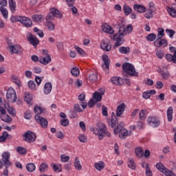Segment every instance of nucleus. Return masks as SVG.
<instances>
[{
    "label": "nucleus",
    "mask_w": 176,
    "mask_h": 176,
    "mask_svg": "<svg viewBox=\"0 0 176 176\" xmlns=\"http://www.w3.org/2000/svg\"><path fill=\"white\" fill-rule=\"evenodd\" d=\"M133 32V25H128L127 26L124 25H121L119 28L118 33H116L113 36V41H116V43L113 46V49H116L119 46H122L124 43V38L123 37L127 34H130Z\"/></svg>",
    "instance_id": "1"
},
{
    "label": "nucleus",
    "mask_w": 176,
    "mask_h": 176,
    "mask_svg": "<svg viewBox=\"0 0 176 176\" xmlns=\"http://www.w3.org/2000/svg\"><path fill=\"white\" fill-rule=\"evenodd\" d=\"M94 134L98 135L99 140H102L104 137L111 138V133L108 132L107 126L102 122L98 124V128L93 129Z\"/></svg>",
    "instance_id": "2"
},
{
    "label": "nucleus",
    "mask_w": 176,
    "mask_h": 176,
    "mask_svg": "<svg viewBox=\"0 0 176 176\" xmlns=\"http://www.w3.org/2000/svg\"><path fill=\"white\" fill-rule=\"evenodd\" d=\"M10 21L12 23H17V21L21 23L26 28H31L32 27V21L27 16H12Z\"/></svg>",
    "instance_id": "3"
},
{
    "label": "nucleus",
    "mask_w": 176,
    "mask_h": 176,
    "mask_svg": "<svg viewBox=\"0 0 176 176\" xmlns=\"http://www.w3.org/2000/svg\"><path fill=\"white\" fill-rule=\"evenodd\" d=\"M105 91L103 89H100V92L96 91L93 94V99H90L88 102V107L89 108H93L97 102H100L102 100V96H104Z\"/></svg>",
    "instance_id": "4"
},
{
    "label": "nucleus",
    "mask_w": 176,
    "mask_h": 176,
    "mask_svg": "<svg viewBox=\"0 0 176 176\" xmlns=\"http://www.w3.org/2000/svg\"><path fill=\"white\" fill-rule=\"evenodd\" d=\"M122 69L126 75H129L130 76H138V72H135V68L131 63H123Z\"/></svg>",
    "instance_id": "5"
},
{
    "label": "nucleus",
    "mask_w": 176,
    "mask_h": 176,
    "mask_svg": "<svg viewBox=\"0 0 176 176\" xmlns=\"http://www.w3.org/2000/svg\"><path fill=\"white\" fill-rule=\"evenodd\" d=\"M6 98L8 102H16L17 101L16 91L12 87L9 88L7 91Z\"/></svg>",
    "instance_id": "6"
},
{
    "label": "nucleus",
    "mask_w": 176,
    "mask_h": 176,
    "mask_svg": "<svg viewBox=\"0 0 176 176\" xmlns=\"http://www.w3.org/2000/svg\"><path fill=\"white\" fill-rule=\"evenodd\" d=\"M23 141L29 142L30 144L31 142H34L35 140H36V134H35V133L32 132V131H26L23 135Z\"/></svg>",
    "instance_id": "7"
},
{
    "label": "nucleus",
    "mask_w": 176,
    "mask_h": 176,
    "mask_svg": "<svg viewBox=\"0 0 176 176\" xmlns=\"http://www.w3.org/2000/svg\"><path fill=\"white\" fill-rule=\"evenodd\" d=\"M42 53L43 54V57H40L39 58V63L41 64H43V65H47L50 61H52V58L50 57V55L48 54V51L46 50H43Z\"/></svg>",
    "instance_id": "8"
},
{
    "label": "nucleus",
    "mask_w": 176,
    "mask_h": 176,
    "mask_svg": "<svg viewBox=\"0 0 176 176\" xmlns=\"http://www.w3.org/2000/svg\"><path fill=\"white\" fill-rule=\"evenodd\" d=\"M156 168L159 170V171H161L163 174H164L166 176H176L175 173L171 172L170 170H168L167 168L164 167V165L162 163H157L156 164Z\"/></svg>",
    "instance_id": "9"
},
{
    "label": "nucleus",
    "mask_w": 176,
    "mask_h": 176,
    "mask_svg": "<svg viewBox=\"0 0 176 176\" xmlns=\"http://www.w3.org/2000/svg\"><path fill=\"white\" fill-rule=\"evenodd\" d=\"M36 121L37 122V123L39 124L40 126H41V127H43V129H46V127H47V120L42 116H41L39 114H36L34 116Z\"/></svg>",
    "instance_id": "10"
},
{
    "label": "nucleus",
    "mask_w": 176,
    "mask_h": 176,
    "mask_svg": "<svg viewBox=\"0 0 176 176\" xmlns=\"http://www.w3.org/2000/svg\"><path fill=\"white\" fill-rule=\"evenodd\" d=\"M148 123L151 127H158L160 124V120L157 117L150 116L148 118Z\"/></svg>",
    "instance_id": "11"
},
{
    "label": "nucleus",
    "mask_w": 176,
    "mask_h": 176,
    "mask_svg": "<svg viewBox=\"0 0 176 176\" xmlns=\"http://www.w3.org/2000/svg\"><path fill=\"white\" fill-rule=\"evenodd\" d=\"M167 45H168L167 40L162 38V37L158 36L156 41H154V46H155V47H162V46L166 47Z\"/></svg>",
    "instance_id": "12"
},
{
    "label": "nucleus",
    "mask_w": 176,
    "mask_h": 176,
    "mask_svg": "<svg viewBox=\"0 0 176 176\" xmlns=\"http://www.w3.org/2000/svg\"><path fill=\"white\" fill-rule=\"evenodd\" d=\"M100 47L102 49V50H104V52H109L111 49H112V45H111V42L109 41H102L100 43Z\"/></svg>",
    "instance_id": "13"
},
{
    "label": "nucleus",
    "mask_w": 176,
    "mask_h": 176,
    "mask_svg": "<svg viewBox=\"0 0 176 176\" xmlns=\"http://www.w3.org/2000/svg\"><path fill=\"white\" fill-rule=\"evenodd\" d=\"M125 109H126V104L122 103L119 104L117 107V109H116V116H118V118H120L122 115H123V113H124Z\"/></svg>",
    "instance_id": "14"
},
{
    "label": "nucleus",
    "mask_w": 176,
    "mask_h": 176,
    "mask_svg": "<svg viewBox=\"0 0 176 176\" xmlns=\"http://www.w3.org/2000/svg\"><path fill=\"white\" fill-rule=\"evenodd\" d=\"M12 53L15 54H23V47L19 45H12L10 47Z\"/></svg>",
    "instance_id": "15"
},
{
    "label": "nucleus",
    "mask_w": 176,
    "mask_h": 176,
    "mask_svg": "<svg viewBox=\"0 0 176 176\" xmlns=\"http://www.w3.org/2000/svg\"><path fill=\"white\" fill-rule=\"evenodd\" d=\"M102 58V61L104 62V64L102 65V68H103V69H109L111 60H109V57H108V55H103Z\"/></svg>",
    "instance_id": "16"
},
{
    "label": "nucleus",
    "mask_w": 176,
    "mask_h": 176,
    "mask_svg": "<svg viewBox=\"0 0 176 176\" xmlns=\"http://www.w3.org/2000/svg\"><path fill=\"white\" fill-rule=\"evenodd\" d=\"M107 122L109 126L112 127V129L116 127V124H118V118H116V116H115L114 113H112L111 119L108 120Z\"/></svg>",
    "instance_id": "17"
},
{
    "label": "nucleus",
    "mask_w": 176,
    "mask_h": 176,
    "mask_svg": "<svg viewBox=\"0 0 176 176\" xmlns=\"http://www.w3.org/2000/svg\"><path fill=\"white\" fill-rule=\"evenodd\" d=\"M111 82L113 85H116V86H122V85L124 83V80L122 78L115 76L111 78Z\"/></svg>",
    "instance_id": "18"
},
{
    "label": "nucleus",
    "mask_w": 176,
    "mask_h": 176,
    "mask_svg": "<svg viewBox=\"0 0 176 176\" xmlns=\"http://www.w3.org/2000/svg\"><path fill=\"white\" fill-rule=\"evenodd\" d=\"M10 159V154L9 153H3L2 154V162L5 164V166H11L12 163H10V161L9 160Z\"/></svg>",
    "instance_id": "19"
},
{
    "label": "nucleus",
    "mask_w": 176,
    "mask_h": 176,
    "mask_svg": "<svg viewBox=\"0 0 176 176\" xmlns=\"http://www.w3.org/2000/svg\"><path fill=\"white\" fill-rule=\"evenodd\" d=\"M28 40L32 45L33 46H36L39 43V40L36 36L32 35V34H30Z\"/></svg>",
    "instance_id": "20"
},
{
    "label": "nucleus",
    "mask_w": 176,
    "mask_h": 176,
    "mask_svg": "<svg viewBox=\"0 0 176 176\" xmlns=\"http://www.w3.org/2000/svg\"><path fill=\"white\" fill-rule=\"evenodd\" d=\"M33 97L32 94L30 92L27 91L24 94V100L27 104H29V105H32Z\"/></svg>",
    "instance_id": "21"
},
{
    "label": "nucleus",
    "mask_w": 176,
    "mask_h": 176,
    "mask_svg": "<svg viewBox=\"0 0 176 176\" xmlns=\"http://www.w3.org/2000/svg\"><path fill=\"white\" fill-rule=\"evenodd\" d=\"M86 98V95L81 94L78 96V100L80 101L81 107L83 108V109H86L87 108V103L86 102V100H85Z\"/></svg>",
    "instance_id": "22"
},
{
    "label": "nucleus",
    "mask_w": 176,
    "mask_h": 176,
    "mask_svg": "<svg viewBox=\"0 0 176 176\" xmlns=\"http://www.w3.org/2000/svg\"><path fill=\"white\" fill-rule=\"evenodd\" d=\"M102 30L104 32H107V34H113V32H115L113 28L107 23L102 25Z\"/></svg>",
    "instance_id": "23"
},
{
    "label": "nucleus",
    "mask_w": 176,
    "mask_h": 176,
    "mask_svg": "<svg viewBox=\"0 0 176 176\" xmlns=\"http://www.w3.org/2000/svg\"><path fill=\"white\" fill-rule=\"evenodd\" d=\"M133 9L136 11L138 12L139 13H144L146 12V8L144 6H141L140 4H135L133 6Z\"/></svg>",
    "instance_id": "24"
},
{
    "label": "nucleus",
    "mask_w": 176,
    "mask_h": 176,
    "mask_svg": "<svg viewBox=\"0 0 176 176\" xmlns=\"http://www.w3.org/2000/svg\"><path fill=\"white\" fill-rule=\"evenodd\" d=\"M52 89H53V86L52 85V82H46L45 86H44L43 92L45 94H50V93L52 92Z\"/></svg>",
    "instance_id": "25"
},
{
    "label": "nucleus",
    "mask_w": 176,
    "mask_h": 176,
    "mask_svg": "<svg viewBox=\"0 0 176 176\" xmlns=\"http://www.w3.org/2000/svg\"><path fill=\"white\" fill-rule=\"evenodd\" d=\"M131 134H132L131 131L129 132V131H127L126 129L124 128V129H122L120 133L119 134V137L120 138L124 140L126 137H128V135H131Z\"/></svg>",
    "instance_id": "26"
},
{
    "label": "nucleus",
    "mask_w": 176,
    "mask_h": 176,
    "mask_svg": "<svg viewBox=\"0 0 176 176\" xmlns=\"http://www.w3.org/2000/svg\"><path fill=\"white\" fill-rule=\"evenodd\" d=\"M166 58L167 61L174 63V64H176V52H174L173 55H171L170 54H167L166 55Z\"/></svg>",
    "instance_id": "27"
},
{
    "label": "nucleus",
    "mask_w": 176,
    "mask_h": 176,
    "mask_svg": "<svg viewBox=\"0 0 176 176\" xmlns=\"http://www.w3.org/2000/svg\"><path fill=\"white\" fill-rule=\"evenodd\" d=\"M95 168L98 170V171H101L105 168V164L102 161H100L98 163H95L94 164Z\"/></svg>",
    "instance_id": "28"
},
{
    "label": "nucleus",
    "mask_w": 176,
    "mask_h": 176,
    "mask_svg": "<svg viewBox=\"0 0 176 176\" xmlns=\"http://www.w3.org/2000/svg\"><path fill=\"white\" fill-rule=\"evenodd\" d=\"M50 13L54 15V17H57L58 19H61V17H63V14L60 13V11L54 8L50 10Z\"/></svg>",
    "instance_id": "29"
},
{
    "label": "nucleus",
    "mask_w": 176,
    "mask_h": 176,
    "mask_svg": "<svg viewBox=\"0 0 176 176\" xmlns=\"http://www.w3.org/2000/svg\"><path fill=\"white\" fill-rule=\"evenodd\" d=\"M0 118L3 122H6V123H10L12 122V117L9 116V115L6 113L1 114Z\"/></svg>",
    "instance_id": "30"
},
{
    "label": "nucleus",
    "mask_w": 176,
    "mask_h": 176,
    "mask_svg": "<svg viewBox=\"0 0 176 176\" xmlns=\"http://www.w3.org/2000/svg\"><path fill=\"white\" fill-rule=\"evenodd\" d=\"M151 94H156V90L152 89L150 91H147L146 92H144L142 97L143 98L148 100V98H150Z\"/></svg>",
    "instance_id": "31"
},
{
    "label": "nucleus",
    "mask_w": 176,
    "mask_h": 176,
    "mask_svg": "<svg viewBox=\"0 0 176 176\" xmlns=\"http://www.w3.org/2000/svg\"><path fill=\"white\" fill-rule=\"evenodd\" d=\"M8 4L12 13H16V1L14 0H9Z\"/></svg>",
    "instance_id": "32"
},
{
    "label": "nucleus",
    "mask_w": 176,
    "mask_h": 176,
    "mask_svg": "<svg viewBox=\"0 0 176 176\" xmlns=\"http://www.w3.org/2000/svg\"><path fill=\"white\" fill-rule=\"evenodd\" d=\"M36 168L34 163H29L26 165V170L29 173H34V170Z\"/></svg>",
    "instance_id": "33"
},
{
    "label": "nucleus",
    "mask_w": 176,
    "mask_h": 176,
    "mask_svg": "<svg viewBox=\"0 0 176 176\" xmlns=\"http://www.w3.org/2000/svg\"><path fill=\"white\" fill-rule=\"evenodd\" d=\"M173 107H169L167 109V117L168 122H171L173 120Z\"/></svg>",
    "instance_id": "34"
},
{
    "label": "nucleus",
    "mask_w": 176,
    "mask_h": 176,
    "mask_svg": "<svg viewBox=\"0 0 176 176\" xmlns=\"http://www.w3.org/2000/svg\"><path fill=\"white\" fill-rule=\"evenodd\" d=\"M119 52L122 54H129L130 53V47H120Z\"/></svg>",
    "instance_id": "35"
},
{
    "label": "nucleus",
    "mask_w": 176,
    "mask_h": 176,
    "mask_svg": "<svg viewBox=\"0 0 176 176\" xmlns=\"http://www.w3.org/2000/svg\"><path fill=\"white\" fill-rule=\"evenodd\" d=\"M128 160V167L131 168V170H135V168H137V166L135 165L134 160L129 159Z\"/></svg>",
    "instance_id": "36"
},
{
    "label": "nucleus",
    "mask_w": 176,
    "mask_h": 176,
    "mask_svg": "<svg viewBox=\"0 0 176 176\" xmlns=\"http://www.w3.org/2000/svg\"><path fill=\"white\" fill-rule=\"evenodd\" d=\"M47 168H49V166L46 162H43L39 166V171L41 173H45V171H47Z\"/></svg>",
    "instance_id": "37"
},
{
    "label": "nucleus",
    "mask_w": 176,
    "mask_h": 176,
    "mask_svg": "<svg viewBox=\"0 0 176 176\" xmlns=\"http://www.w3.org/2000/svg\"><path fill=\"white\" fill-rule=\"evenodd\" d=\"M74 167L76 170H82V165L80 164V161H79V158L78 157H76L74 160Z\"/></svg>",
    "instance_id": "38"
},
{
    "label": "nucleus",
    "mask_w": 176,
    "mask_h": 176,
    "mask_svg": "<svg viewBox=\"0 0 176 176\" xmlns=\"http://www.w3.org/2000/svg\"><path fill=\"white\" fill-rule=\"evenodd\" d=\"M135 155L138 157H142L144 156V150L141 147H137L135 148Z\"/></svg>",
    "instance_id": "39"
},
{
    "label": "nucleus",
    "mask_w": 176,
    "mask_h": 176,
    "mask_svg": "<svg viewBox=\"0 0 176 176\" xmlns=\"http://www.w3.org/2000/svg\"><path fill=\"white\" fill-rule=\"evenodd\" d=\"M123 11L126 16H129V14H130V13H131L132 10H131V8H130V6L125 4L123 6Z\"/></svg>",
    "instance_id": "40"
},
{
    "label": "nucleus",
    "mask_w": 176,
    "mask_h": 176,
    "mask_svg": "<svg viewBox=\"0 0 176 176\" xmlns=\"http://www.w3.org/2000/svg\"><path fill=\"white\" fill-rule=\"evenodd\" d=\"M32 19L36 23H41L42 21V15L34 14L32 16Z\"/></svg>",
    "instance_id": "41"
},
{
    "label": "nucleus",
    "mask_w": 176,
    "mask_h": 176,
    "mask_svg": "<svg viewBox=\"0 0 176 176\" xmlns=\"http://www.w3.org/2000/svg\"><path fill=\"white\" fill-rule=\"evenodd\" d=\"M148 114V111L145 109H142L139 113V118L140 120H144L145 119V116Z\"/></svg>",
    "instance_id": "42"
},
{
    "label": "nucleus",
    "mask_w": 176,
    "mask_h": 176,
    "mask_svg": "<svg viewBox=\"0 0 176 176\" xmlns=\"http://www.w3.org/2000/svg\"><path fill=\"white\" fill-rule=\"evenodd\" d=\"M7 111L8 112V113H10V115H11V116H16V110H14V108H13V107H10V106H8L7 107Z\"/></svg>",
    "instance_id": "43"
},
{
    "label": "nucleus",
    "mask_w": 176,
    "mask_h": 176,
    "mask_svg": "<svg viewBox=\"0 0 176 176\" xmlns=\"http://www.w3.org/2000/svg\"><path fill=\"white\" fill-rule=\"evenodd\" d=\"M28 87L30 88L33 91H35L36 90V85H35V82L34 80H30L28 82Z\"/></svg>",
    "instance_id": "44"
},
{
    "label": "nucleus",
    "mask_w": 176,
    "mask_h": 176,
    "mask_svg": "<svg viewBox=\"0 0 176 176\" xmlns=\"http://www.w3.org/2000/svg\"><path fill=\"white\" fill-rule=\"evenodd\" d=\"M11 79L14 83H15L18 86H20V84L21 83V82L20 81V79L19 78V77H17L16 76L12 75L11 76Z\"/></svg>",
    "instance_id": "45"
},
{
    "label": "nucleus",
    "mask_w": 176,
    "mask_h": 176,
    "mask_svg": "<svg viewBox=\"0 0 176 176\" xmlns=\"http://www.w3.org/2000/svg\"><path fill=\"white\" fill-rule=\"evenodd\" d=\"M156 38H157L156 34H155L154 33L148 34L146 36L147 41H150V42H153V41H155Z\"/></svg>",
    "instance_id": "46"
},
{
    "label": "nucleus",
    "mask_w": 176,
    "mask_h": 176,
    "mask_svg": "<svg viewBox=\"0 0 176 176\" xmlns=\"http://www.w3.org/2000/svg\"><path fill=\"white\" fill-rule=\"evenodd\" d=\"M168 13H169L170 16L172 17L176 16V10L173 8H168L167 9Z\"/></svg>",
    "instance_id": "47"
},
{
    "label": "nucleus",
    "mask_w": 176,
    "mask_h": 176,
    "mask_svg": "<svg viewBox=\"0 0 176 176\" xmlns=\"http://www.w3.org/2000/svg\"><path fill=\"white\" fill-rule=\"evenodd\" d=\"M160 74L162 79L167 80L168 79V78H170V73H168V72L167 71L166 72L161 71Z\"/></svg>",
    "instance_id": "48"
},
{
    "label": "nucleus",
    "mask_w": 176,
    "mask_h": 176,
    "mask_svg": "<svg viewBox=\"0 0 176 176\" xmlns=\"http://www.w3.org/2000/svg\"><path fill=\"white\" fill-rule=\"evenodd\" d=\"M0 12H1V14L5 19H8V10H6V8L1 7Z\"/></svg>",
    "instance_id": "49"
},
{
    "label": "nucleus",
    "mask_w": 176,
    "mask_h": 176,
    "mask_svg": "<svg viewBox=\"0 0 176 176\" xmlns=\"http://www.w3.org/2000/svg\"><path fill=\"white\" fill-rule=\"evenodd\" d=\"M8 140V132H3L1 136H0V142H5Z\"/></svg>",
    "instance_id": "50"
},
{
    "label": "nucleus",
    "mask_w": 176,
    "mask_h": 176,
    "mask_svg": "<svg viewBox=\"0 0 176 176\" xmlns=\"http://www.w3.org/2000/svg\"><path fill=\"white\" fill-rule=\"evenodd\" d=\"M124 128L120 124L117 125V126H115L114 129V134H118V133H121L122 130H124Z\"/></svg>",
    "instance_id": "51"
},
{
    "label": "nucleus",
    "mask_w": 176,
    "mask_h": 176,
    "mask_svg": "<svg viewBox=\"0 0 176 176\" xmlns=\"http://www.w3.org/2000/svg\"><path fill=\"white\" fill-rule=\"evenodd\" d=\"M153 12L154 11L148 10L147 12L144 14V17H146V19H152V17H153Z\"/></svg>",
    "instance_id": "52"
},
{
    "label": "nucleus",
    "mask_w": 176,
    "mask_h": 176,
    "mask_svg": "<svg viewBox=\"0 0 176 176\" xmlns=\"http://www.w3.org/2000/svg\"><path fill=\"white\" fill-rule=\"evenodd\" d=\"M16 151L18 153H20V155H25V153H27V149L23 147H18Z\"/></svg>",
    "instance_id": "53"
},
{
    "label": "nucleus",
    "mask_w": 176,
    "mask_h": 176,
    "mask_svg": "<svg viewBox=\"0 0 176 176\" xmlns=\"http://www.w3.org/2000/svg\"><path fill=\"white\" fill-rule=\"evenodd\" d=\"M146 175L152 176V170L149 168V164H146Z\"/></svg>",
    "instance_id": "54"
},
{
    "label": "nucleus",
    "mask_w": 176,
    "mask_h": 176,
    "mask_svg": "<svg viewBox=\"0 0 176 176\" xmlns=\"http://www.w3.org/2000/svg\"><path fill=\"white\" fill-rule=\"evenodd\" d=\"M71 74L74 75V76H78L79 75L80 72H79V68L78 67H74L71 70Z\"/></svg>",
    "instance_id": "55"
},
{
    "label": "nucleus",
    "mask_w": 176,
    "mask_h": 176,
    "mask_svg": "<svg viewBox=\"0 0 176 176\" xmlns=\"http://www.w3.org/2000/svg\"><path fill=\"white\" fill-rule=\"evenodd\" d=\"M165 31H166V34H168V35H169L170 38H173V36H174V35L175 34V31H174L173 30L166 29Z\"/></svg>",
    "instance_id": "56"
},
{
    "label": "nucleus",
    "mask_w": 176,
    "mask_h": 176,
    "mask_svg": "<svg viewBox=\"0 0 176 176\" xmlns=\"http://www.w3.org/2000/svg\"><path fill=\"white\" fill-rule=\"evenodd\" d=\"M47 27L49 31H53V30H54V23H53V22L47 21Z\"/></svg>",
    "instance_id": "57"
},
{
    "label": "nucleus",
    "mask_w": 176,
    "mask_h": 176,
    "mask_svg": "<svg viewBox=\"0 0 176 176\" xmlns=\"http://www.w3.org/2000/svg\"><path fill=\"white\" fill-rule=\"evenodd\" d=\"M89 79L90 82H96L97 80V74H92L89 75Z\"/></svg>",
    "instance_id": "58"
},
{
    "label": "nucleus",
    "mask_w": 176,
    "mask_h": 176,
    "mask_svg": "<svg viewBox=\"0 0 176 176\" xmlns=\"http://www.w3.org/2000/svg\"><path fill=\"white\" fill-rule=\"evenodd\" d=\"M78 140L80 141V142H86V141H87V137L83 134L80 135L79 137H78Z\"/></svg>",
    "instance_id": "59"
},
{
    "label": "nucleus",
    "mask_w": 176,
    "mask_h": 176,
    "mask_svg": "<svg viewBox=\"0 0 176 176\" xmlns=\"http://www.w3.org/2000/svg\"><path fill=\"white\" fill-rule=\"evenodd\" d=\"M102 113L103 116H108V107L105 106L102 107Z\"/></svg>",
    "instance_id": "60"
},
{
    "label": "nucleus",
    "mask_w": 176,
    "mask_h": 176,
    "mask_svg": "<svg viewBox=\"0 0 176 176\" xmlns=\"http://www.w3.org/2000/svg\"><path fill=\"white\" fill-rule=\"evenodd\" d=\"M74 48L78 52V53H79V54H81V56H83L85 54V51L82 50V48L78 47V45H75Z\"/></svg>",
    "instance_id": "61"
},
{
    "label": "nucleus",
    "mask_w": 176,
    "mask_h": 176,
    "mask_svg": "<svg viewBox=\"0 0 176 176\" xmlns=\"http://www.w3.org/2000/svg\"><path fill=\"white\" fill-rule=\"evenodd\" d=\"M60 160L63 162H68V160H69V156H66L65 154H63L60 155Z\"/></svg>",
    "instance_id": "62"
},
{
    "label": "nucleus",
    "mask_w": 176,
    "mask_h": 176,
    "mask_svg": "<svg viewBox=\"0 0 176 176\" xmlns=\"http://www.w3.org/2000/svg\"><path fill=\"white\" fill-rule=\"evenodd\" d=\"M74 111L75 112H82V109L80 108V106H79L78 104H74Z\"/></svg>",
    "instance_id": "63"
},
{
    "label": "nucleus",
    "mask_w": 176,
    "mask_h": 176,
    "mask_svg": "<svg viewBox=\"0 0 176 176\" xmlns=\"http://www.w3.org/2000/svg\"><path fill=\"white\" fill-rule=\"evenodd\" d=\"M60 124L62 126H67L68 124H69V120H68V119H63L60 120Z\"/></svg>",
    "instance_id": "64"
}]
</instances>
